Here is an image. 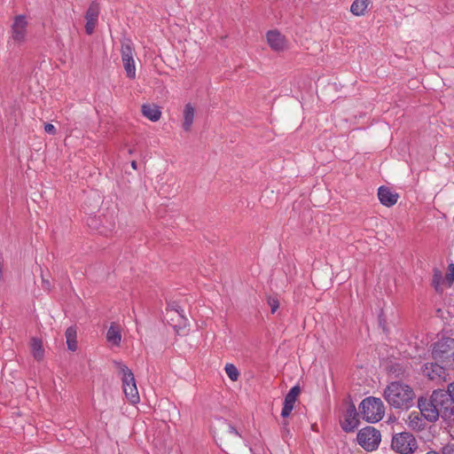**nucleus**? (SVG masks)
<instances>
[{
    "mask_svg": "<svg viewBox=\"0 0 454 454\" xmlns=\"http://www.w3.org/2000/svg\"><path fill=\"white\" fill-rule=\"evenodd\" d=\"M27 25L28 22L25 15L20 14L15 16L11 27L12 40L18 43H24L27 40Z\"/></svg>",
    "mask_w": 454,
    "mask_h": 454,
    "instance_id": "1a4fd4ad",
    "label": "nucleus"
},
{
    "mask_svg": "<svg viewBox=\"0 0 454 454\" xmlns=\"http://www.w3.org/2000/svg\"><path fill=\"white\" fill-rule=\"evenodd\" d=\"M444 454H454V444L444 446Z\"/></svg>",
    "mask_w": 454,
    "mask_h": 454,
    "instance_id": "c756f323",
    "label": "nucleus"
},
{
    "mask_svg": "<svg viewBox=\"0 0 454 454\" xmlns=\"http://www.w3.org/2000/svg\"><path fill=\"white\" fill-rule=\"evenodd\" d=\"M268 44L274 51H283L287 49V40L278 30H270L266 34Z\"/></svg>",
    "mask_w": 454,
    "mask_h": 454,
    "instance_id": "9b49d317",
    "label": "nucleus"
},
{
    "mask_svg": "<svg viewBox=\"0 0 454 454\" xmlns=\"http://www.w3.org/2000/svg\"><path fill=\"white\" fill-rule=\"evenodd\" d=\"M228 432L234 435H239L238 430L232 425H228Z\"/></svg>",
    "mask_w": 454,
    "mask_h": 454,
    "instance_id": "7c9ffc66",
    "label": "nucleus"
},
{
    "mask_svg": "<svg viewBox=\"0 0 454 454\" xmlns=\"http://www.w3.org/2000/svg\"><path fill=\"white\" fill-rule=\"evenodd\" d=\"M106 340L114 346H119L121 340V330L118 325L112 324L106 333Z\"/></svg>",
    "mask_w": 454,
    "mask_h": 454,
    "instance_id": "f3484780",
    "label": "nucleus"
},
{
    "mask_svg": "<svg viewBox=\"0 0 454 454\" xmlns=\"http://www.w3.org/2000/svg\"><path fill=\"white\" fill-rule=\"evenodd\" d=\"M433 358L445 367L454 368V339L445 337L433 345Z\"/></svg>",
    "mask_w": 454,
    "mask_h": 454,
    "instance_id": "7ed1b4c3",
    "label": "nucleus"
},
{
    "mask_svg": "<svg viewBox=\"0 0 454 454\" xmlns=\"http://www.w3.org/2000/svg\"><path fill=\"white\" fill-rule=\"evenodd\" d=\"M363 419L367 422L375 423L380 421L385 412L382 401L380 398L370 396L362 401L359 405Z\"/></svg>",
    "mask_w": 454,
    "mask_h": 454,
    "instance_id": "20e7f679",
    "label": "nucleus"
},
{
    "mask_svg": "<svg viewBox=\"0 0 454 454\" xmlns=\"http://www.w3.org/2000/svg\"><path fill=\"white\" fill-rule=\"evenodd\" d=\"M141 111L143 115L152 121H157L161 117V111L156 105L145 104L142 106Z\"/></svg>",
    "mask_w": 454,
    "mask_h": 454,
    "instance_id": "dca6fc26",
    "label": "nucleus"
},
{
    "mask_svg": "<svg viewBox=\"0 0 454 454\" xmlns=\"http://www.w3.org/2000/svg\"><path fill=\"white\" fill-rule=\"evenodd\" d=\"M120 372L122 375V387L127 399L131 403H137L140 400L138 390L136 385L134 374L125 364H119Z\"/></svg>",
    "mask_w": 454,
    "mask_h": 454,
    "instance_id": "39448f33",
    "label": "nucleus"
},
{
    "mask_svg": "<svg viewBox=\"0 0 454 454\" xmlns=\"http://www.w3.org/2000/svg\"><path fill=\"white\" fill-rule=\"evenodd\" d=\"M270 308H271V313H275L276 310L278 309V301L277 300H270Z\"/></svg>",
    "mask_w": 454,
    "mask_h": 454,
    "instance_id": "c85d7f7f",
    "label": "nucleus"
},
{
    "mask_svg": "<svg viewBox=\"0 0 454 454\" xmlns=\"http://www.w3.org/2000/svg\"><path fill=\"white\" fill-rule=\"evenodd\" d=\"M422 373L429 380L437 382L446 381L448 376L445 366L442 364H439L437 361L425 364L422 367Z\"/></svg>",
    "mask_w": 454,
    "mask_h": 454,
    "instance_id": "9d476101",
    "label": "nucleus"
},
{
    "mask_svg": "<svg viewBox=\"0 0 454 454\" xmlns=\"http://www.w3.org/2000/svg\"><path fill=\"white\" fill-rule=\"evenodd\" d=\"M44 131L48 134L55 135L56 134V128L54 125L51 123H46L44 125Z\"/></svg>",
    "mask_w": 454,
    "mask_h": 454,
    "instance_id": "bb28decb",
    "label": "nucleus"
},
{
    "mask_svg": "<svg viewBox=\"0 0 454 454\" xmlns=\"http://www.w3.org/2000/svg\"><path fill=\"white\" fill-rule=\"evenodd\" d=\"M341 427L346 432H352L357 428L359 420L355 405L350 404L340 420Z\"/></svg>",
    "mask_w": 454,
    "mask_h": 454,
    "instance_id": "ddd939ff",
    "label": "nucleus"
},
{
    "mask_svg": "<svg viewBox=\"0 0 454 454\" xmlns=\"http://www.w3.org/2000/svg\"><path fill=\"white\" fill-rule=\"evenodd\" d=\"M378 197L380 203L386 207H391L395 205L399 198L396 192H392L389 188L385 186L379 188Z\"/></svg>",
    "mask_w": 454,
    "mask_h": 454,
    "instance_id": "4468645a",
    "label": "nucleus"
},
{
    "mask_svg": "<svg viewBox=\"0 0 454 454\" xmlns=\"http://www.w3.org/2000/svg\"><path fill=\"white\" fill-rule=\"evenodd\" d=\"M454 281V265L450 264L448 269V272L446 273L445 278L443 280V283L447 286H450L451 284Z\"/></svg>",
    "mask_w": 454,
    "mask_h": 454,
    "instance_id": "393cba45",
    "label": "nucleus"
},
{
    "mask_svg": "<svg viewBox=\"0 0 454 454\" xmlns=\"http://www.w3.org/2000/svg\"><path fill=\"white\" fill-rule=\"evenodd\" d=\"M31 349L35 359L39 361L43 357L44 350L43 348L42 340L40 339L32 338Z\"/></svg>",
    "mask_w": 454,
    "mask_h": 454,
    "instance_id": "4be33fe9",
    "label": "nucleus"
},
{
    "mask_svg": "<svg viewBox=\"0 0 454 454\" xmlns=\"http://www.w3.org/2000/svg\"><path fill=\"white\" fill-rule=\"evenodd\" d=\"M418 406L422 416L429 422H435L439 417L447 419L454 414V403L448 390H434L429 398L420 397Z\"/></svg>",
    "mask_w": 454,
    "mask_h": 454,
    "instance_id": "f257e3e1",
    "label": "nucleus"
},
{
    "mask_svg": "<svg viewBox=\"0 0 454 454\" xmlns=\"http://www.w3.org/2000/svg\"><path fill=\"white\" fill-rule=\"evenodd\" d=\"M225 372L228 375V377L232 380L236 381L239 379V372L237 369V367L232 364H226L225 365Z\"/></svg>",
    "mask_w": 454,
    "mask_h": 454,
    "instance_id": "b1692460",
    "label": "nucleus"
},
{
    "mask_svg": "<svg viewBox=\"0 0 454 454\" xmlns=\"http://www.w3.org/2000/svg\"><path fill=\"white\" fill-rule=\"evenodd\" d=\"M440 278H441V273L436 271L434 275V279H433V282H434V285L435 286L436 289L439 288V285H440Z\"/></svg>",
    "mask_w": 454,
    "mask_h": 454,
    "instance_id": "cd10ccee",
    "label": "nucleus"
},
{
    "mask_svg": "<svg viewBox=\"0 0 454 454\" xmlns=\"http://www.w3.org/2000/svg\"><path fill=\"white\" fill-rule=\"evenodd\" d=\"M391 447L397 453L412 454L418 449V442L411 433L403 432L393 436Z\"/></svg>",
    "mask_w": 454,
    "mask_h": 454,
    "instance_id": "423d86ee",
    "label": "nucleus"
},
{
    "mask_svg": "<svg viewBox=\"0 0 454 454\" xmlns=\"http://www.w3.org/2000/svg\"><path fill=\"white\" fill-rule=\"evenodd\" d=\"M426 454H444V447L442 449V452H439L435 450H430Z\"/></svg>",
    "mask_w": 454,
    "mask_h": 454,
    "instance_id": "2f4dec72",
    "label": "nucleus"
},
{
    "mask_svg": "<svg viewBox=\"0 0 454 454\" xmlns=\"http://www.w3.org/2000/svg\"><path fill=\"white\" fill-rule=\"evenodd\" d=\"M131 167L132 168L137 169V162L135 160L131 162Z\"/></svg>",
    "mask_w": 454,
    "mask_h": 454,
    "instance_id": "473e14b6",
    "label": "nucleus"
},
{
    "mask_svg": "<svg viewBox=\"0 0 454 454\" xmlns=\"http://www.w3.org/2000/svg\"><path fill=\"white\" fill-rule=\"evenodd\" d=\"M380 440V433L372 427H366L357 434L358 443L368 451L377 449Z\"/></svg>",
    "mask_w": 454,
    "mask_h": 454,
    "instance_id": "6e6552de",
    "label": "nucleus"
},
{
    "mask_svg": "<svg viewBox=\"0 0 454 454\" xmlns=\"http://www.w3.org/2000/svg\"><path fill=\"white\" fill-rule=\"evenodd\" d=\"M421 411H412L409 414L407 425L413 430H421L424 427L423 420L421 419Z\"/></svg>",
    "mask_w": 454,
    "mask_h": 454,
    "instance_id": "a211bd4d",
    "label": "nucleus"
},
{
    "mask_svg": "<svg viewBox=\"0 0 454 454\" xmlns=\"http://www.w3.org/2000/svg\"><path fill=\"white\" fill-rule=\"evenodd\" d=\"M121 54L127 76L134 79L136 77L135 49L131 40L127 38L121 40Z\"/></svg>",
    "mask_w": 454,
    "mask_h": 454,
    "instance_id": "0eeeda50",
    "label": "nucleus"
},
{
    "mask_svg": "<svg viewBox=\"0 0 454 454\" xmlns=\"http://www.w3.org/2000/svg\"><path fill=\"white\" fill-rule=\"evenodd\" d=\"M66 338L68 349L75 351L77 349L76 329L73 326L68 327L66 331Z\"/></svg>",
    "mask_w": 454,
    "mask_h": 454,
    "instance_id": "412c9836",
    "label": "nucleus"
},
{
    "mask_svg": "<svg viewBox=\"0 0 454 454\" xmlns=\"http://www.w3.org/2000/svg\"><path fill=\"white\" fill-rule=\"evenodd\" d=\"M370 4L371 0H354L350 6V12L355 16H363Z\"/></svg>",
    "mask_w": 454,
    "mask_h": 454,
    "instance_id": "6ab92c4d",
    "label": "nucleus"
},
{
    "mask_svg": "<svg viewBox=\"0 0 454 454\" xmlns=\"http://www.w3.org/2000/svg\"><path fill=\"white\" fill-rule=\"evenodd\" d=\"M195 115V109L191 103H187L183 111L182 128L184 131L189 132L192 129Z\"/></svg>",
    "mask_w": 454,
    "mask_h": 454,
    "instance_id": "2eb2a0df",
    "label": "nucleus"
},
{
    "mask_svg": "<svg viewBox=\"0 0 454 454\" xmlns=\"http://www.w3.org/2000/svg\"><path fill=\"white\" fill-rule=\"evenodd\" d=\"M301 393V388L299 386L293 387L289 392L287 393L289 395L297 399L299 394Z\"/></svg>",
    "mask_w": 454,
    "mask_h": 454,
    "instance_id": "a878e982",
    "label": "nucleus"
},
{
    "mask_svg": "<svg viewBox=\"0 0 454 454\" xmlns=\"http://www.w3.org/2000/svg\"><path fill=\"white\" fill-rule=\"evenodd\" d=\"M176 313V317H178V321L180 325H185L187 322V318L184 317V309L176 302H173L171 304H168V314L170 313Z\"/></svg>",
    "mask_w": 454,
    "mask_h": 454,
    "instance_id": "aec40b11",
    "label": "nucleus"
},
{
    "mask_svg": "<svg viewBox=\"0 0 454 454\" xmlns=\"http://www.w3.org/2000/svg\"><path fill=\"white\" fill-rule=\"evenodd\" d=\"M99 11V4L97 2H92L85 13V31L88 35H91L95 30V27L98 24Z\"/></svg>",
    "mask_w": 454,
    "mask_h": 454,
    "instance_id": "f8f14e48",
    "label": "nucleus"
},
{
    "mask_svg": "<svg viewBox=\"0 0 454 454\" xmlns=\"http://www.w3.org/2000/svg\"><path fill=\"white\" fill-rule=\"evenodd\" d=\"M387 403L395 409H408L415 397L413 389L401 381L389 383L383 393Z\"/></svg>",
    "mask_w": 454,
    "mask_h": 454,
    "instance_id": "f03ea898",
    "label": "nucleus"
},
{
    "mask_svg": "<svg viewBox=\"0 0 454 454\" xmlns=\"http://www.w3.org/2000/svg\"><path fill=\"white\" fill-rule=\"evenodd\" d=\"M296 400H297L296 398L286 394V395L285 396L284 405H283V409L281 411V416L283 418H287L290 415V413L292 412V411L294 409V405Z\"/></svg>",
    "mask_w": 454,
    "mask_h": 454,
    "instance_id": "5701e85b",
    "label": "nucleus"
}]
</instances>
